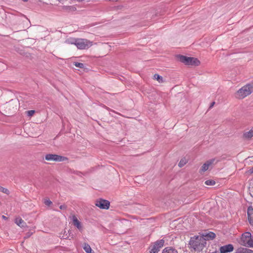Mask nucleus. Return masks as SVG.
I'll return each mask as SVG.
<instances>
[{
    "instance_id": "obj_29",
    "label": "nucleus",
    "mask_w": 253,
    "mask_h": 253,
    "mask_svg": "<svg viewBox=\"0 0 253 253\" xmlns=\"http://www.w3.org/2000/svg\"><path fill=\"white\" fill-rule=\"evenodd\" d=\"M214 104H215V102H212L210 105V108H211L214 106Z\"/></svg>"
},
{
    "instance_id": "obj_4",
    "label": "nucleus",
    "mask_w": 253,
    "mask_h": 253,
    "mask_svg": "<svg viewBox=\"0 0 253 253\" xmlns=\"http://www.w3.org/2000/svg\"><path fill=\"white\" fill-rule=\"evenodd\" d=\"M92 45V42L84 39H78L76 46L79 49H86Z\"/></svg>"
},
{
    "instance_id": "obj_5",
    "label": "nucleus",
    "mask_w": 253,
    "mask_h": 253,
    "mask_svg": "<svg viewBox=\"0 0 253 253\" xmlns=\"http://www.w3.org/2000/svg\"><path fill=\"white\" fill-rule=\"evenodd\" d=\"M95 206L101 209L107 210L110 207V202L103 199L97 200L95 202Z\"/></svg>"
},
{
    "instance_id": "obj_17",
    "label": "nucleus",
    "mask_w": 253,
    "mask_h": 253,
    "mask_svg": "<svg viewBox=\"0 0 253 253\" xmlns=\"http://www.w3.org/2000/svg\"><path fill=\"white\" fill-rule=\"evenodd\" d=\"M244 136L246 139H251L252 137H253V129H251L249 131L245 132L244 134Z\"/></svg>"
},
{
    "instance_id": "obj_28",
    "label": "nucleus",
    "mask_w": 253,
    "mask_h": 253,
    "mask_svg": "<svg viewBox=\"0 0 253 253\" xmlns=\"http://www.w3.org/2000/svg\"><path fill=\"white\" fill-rule=\"evenodd\" d=\"M59 208L61 209V210H64L66 208V206L64 205H61L60 207H59Z\"/></svg>"
},
{
    "instance_id": "obj_26",
    "label": "nucleus",
    "mask_w": 253,
    "mask_h": 253,
    "mask_svg": "<svg viewBox=\"0 0 253 253\" xmlns=\"http://www.w3.org/2000/svg\"><path fill=\"white\" fill-rule=\"evenodd\" d=\"M249 246L253 247V236H252L251 240L249 241Z\"/></svg>"
},
{
    "instance_id": "obj_18",
    "label": "nucleus",
    "mask_w": 253,
    "mask_h": 253,
    "mask_svg": "<svg viewBox=\"0 0 253 253\" xmlns=\"http://www.w3.org/2000/svg\"><path fill=\"white\" fill-rule=\"evenodd\" d=\"M84 249L86 253H91L92 249L88 244H84Z\"/></svg>"
},
{
    "instance_id": "obj_7",
    "label": "nucleus",
    "mask_w": 253,
    "mask_h": 253,
    "mask_svg": "<svg viewBox=\"0 0 253 253\" xmlns=\"http://www.w3.org/2000/svg\"><path fill=\"white\" fill-rule=\"evenodd\" d=\"M67 158L56 154H48V161H54L56 162H63L67 160Z\"/></svg>"
},
{
    "instance_id": "obj_21",
    "label": "nucleus",
    "mask_w": 253,
    "mask_h": 253,
    "mask_svg": "<svg viewBox=\"0 0 253 253\" xmlns=\"http://www.w3.org/2000/svg\"><path fill=\"white\" fill-rule=\"evenodd\" d=\"M154 78L157 80L159 83L163 82V77L158 74H155L154 75Z\"/></svg>"
},
{
    "instance_id": "obj_16",
    "label": "nucleus",
    "mask_w": 253,
    "mask_h": 253,
    "mask_svg": "<svg viewBox=\"0 0 253 253\" xmlns=\"http://www.w3.org/2000/svg\"><path fill=\"white\" fill-rule=\"evenodd\" d=\"M237 253H253V251L245 248L238 249Z\"/></svg>"
},
{
    "instance_id": "obj_9",
    "label": "nucleus",
    "mask_w": 253,
    "mask_h": 253,
    "mask_svg": "<svg viewBox=\"0 0 253 253\" xmlns=\"http://www.w3.org/2000/svg\"><path fill=\"white\" fill-rule=\"evenodd\" d=\"M233 250V246L232 244H228L221 246L219 249V251L220 253H227L232 252Z\"/></svg>"
},
{
    "instance_id": "obj_23",
    "label": "nucleus",
    "mask_w": 253,
    "mask_h": 253,
    "mask_svg": "<svg viewBox=\"0 0 253 253\" xmlns=\"http://www.w3.org/2000/svg\"><path fill=\"white\" fill-rule=\"evenodd\" d=\"M74 65L78 67V68H84V64L82 63H79V62H74Z\"/></svg>"
},
{
    "instance_id": "obj_10",
    "label": "nucleus",
    "mask_w": 253,
    "mask_h": 253,
    "mask_svg": "<svg viewBox=\"0 0 253 253\" xmlns=\"http://www.w3.org/2000/svg\"><path fill=\"white\" fill-rule=\"evenodd\" d=\"M73 224L77 227L80 231L83 230V226L81 222L78 220L75 215H73L72 217Z\"/></svg>"
},
{
    "instance_id": "obj_34",
    "label": "nucleus",
    "mask_w": 253,
    "mask_h": 253,
    "mask_svg": "<svg viewBox=\"0 0 253 253\" xmlns=\"http://www.w3.org/2000/svg\"><path fill=\"white\" fill-rule=\"evenodd\" d=\"M2 218L3 219H7V217L6 216H5L4 215H2Z\"/></svg>"
},
{
    "instance_id": "obj_27",
    "label": "nucleus",
    "mask_w": 253,
    "mask_h": 253,
    "mask_svg": "<svg viewBox=\"0 0 253 253\" xmlns=\"http://www.w3.org/2000/svg\"><path fill=\"white\" fill-rule=\"evenodd\" d=\"M248 220L250 223L252 225H253V217H248Z\"/></svg>"
},
{
    "instance_id": "obj_25",
    "label": "nucleus",
    "mask_w": 253,
    "mask_h": 253,
    "mask_svg": "<svg viewBox=\"0 0 253 253\" xmlns=\"http://www.w3.org/2000/svg\"><path fill=\"white\" fill-rule=\"evenodd\" d=\"M27 113L28 116H32L33 115V114L35 113V111L34 110L28 111L27 112Z\"/></svg>"
},
{
    "instance_id": "obj_33",
    "label": "nucleus",
    "mask_w": 253,
    "mask_h": 253,
    "mask_svg": "<svg viewBox=\"0 0 253 253\" xmlns=\"http://www.w3.org/2000/svg\"><path fill=\"white\" fill-rule=\"evenodd\" d=\"M44 159H45V160H47V159H48L47 154L45 156Z\"/></svg>"
},
{
    "instance_id": "obj_30",
    "label": "nucleus",
    "mask_w": 253,
    "mask_h": 253,
    "mask_svg": "<svg viewBox=\"0 0 253 253\" xmlns=\"http://www.w3.org/2000/svg\"><path fill=\"white\" fill-rule=\"evenodd\" d=\"M44 203L45 205H47V199H44Z\"/></svg>"
},
{
    "instance_id": "obj_1",
    "label": "nucleus",
    "mask_w": 253,
    "mask_h": 253,
    "mask_svg": "<svg viewBox=\"0 0 253 253\" xmlns=\"http://www.w3.org/2000/svg\"><path fill=\"white\" fill-rule=\"evenodd\" d=\"M207 244L204 237L201 236H195L191 238L189 245L190 248L194 251L200 252L206 248Z\"/></svg>"
},
{
    "instance_id": "obj_22",
    "label": "nucleus",
    "mask_w": 253,
    "mask_h": 253,
    "mask_svg": "<svg viewBox=\"0 0 253 253\" xmlns=\"http://www.w3.org/2000/svg\"><path fill=\"white\" fill-rule=\"evenodd\" d=\"M205 183L207 185L212 186L215 184V182L213 180H207L205 181Z\"/></svg>"
},
{
    "instance_id": "obj_13",
    "label": "nucleus",
    "mask_w": 253,
    "mask_h": 253,
    "mask_svg": "<svg viewBox=\"0 0 253 253\" xmlns=\"http://www.w3.org/2000/svg\"><path fill=\"white\" fill-rule=\"evenodd\" d=\"M162 253H178V252L176 250L172 247H167L163 250Z\"/></svg>"
},
{
    "instance_id": "obj_20",
    "label": "nucleus",
    "mask_w": 253,
    "mask_h": 253,
    "mask_svg": "<svg viewBox=\"0 0 253 253\" xmlns=\"http://www.w3.org/2000/svg\"><path fill=\"white\" fill-rule=\"evenodd\" d=\"M187 163V160L186 158L182 159L178 163V166L180 168L183 167Z\"/></svg>"
},
{
    "instance_id": "obj_14",
    "label": "nucleus",
    "mask_w": 253,
    "mask_h": 253,
    "mask_svg": "<svg viewBox=\"0 0 253 253\" xmlns=\"http://www.w3.org/2000/svg\"><path fill=\"white\" fill-rule=\"evenodd\" d=\"M15 223L20 227H23L25 226L26 223L21 218L18 217L15 219Z\"/></svg>"
},
{
    "instance_id": "obj_32",
    "label": "nucleus",
    "mask_w": 253,
    "mask_h": 253,
    "mask_svg": "<svg viewBox=\"0 0 253 253\" xmlns=\"http://www.w3.org/2000/svg\"><path fill=\"white\" fill-rule=\"evenodd\" d=\"M251 173H253V167L250 169Z\"/></svg>"
},
{
    "instance_id": "obj_15",
    "label": "nucleus",
    "mask_w": 253,
    "mask_h": 253,
    "mask_svg": "<svg viewBox=\"0 0 253 253\" xmlns=\"http://www.w3.org/2000/svg\"><path fill=\"white\" fill-rule=\"evenodd\" d=\"M77 40L78 39L77 38H69L65 40V42L67 44H75L76 45Z\"/></svg>"
},
{
    "instance_id": "obj_35",
    "label": "nucleus",
    "mask_w": 253,
    "mask_h": 253,
    "mask_svg": "<svg viewBox=\"0 0 253 253\" xmlns=\"http://www.w3.org/2000/svg\"><path fill=\"white\" fill-rule=\"evenodd\" d=\"M24 1H27L28 0H22Z\"/></svg>"
},
{
    "instance_id": "obj_19",
    "label": "nucleus",
    "mask_w": 253,
    "mask_h": 253,
    "mask_svg": "<svg viewBox=\"0 0 253 253\" xmlns=\"http://www.w3.org/2000/svg\"><path fill=\"white\" fill-rule=\"evenodd\" d=\"M247 213L248 217H253V208L252 206H250L248 208Z\"/></svg>"
},
{
    "instance_id": "obj_8",
    "label": "nucleus",
    "mask_w": 253,
    "mask_h": 253,
    "mask_svg": "<svg viewBox=\"0 0 253 253\" xmlns=\"http://www.w3.org/2000/svg\"><path fill=\"white\" fill-rule=\"evenodd\" d=\"M215 161V159H212L210 160L207 161L205 163L203 164V165L202 166L200 171L201 172H204L206 171H207L210 166H211L214 161Z\"/></svg>"
},
{
    "instance_id": "obj_31",
    "label": "nucleus",
    "mask_w": 253,
    "mask_h": 253,
    "mask_svg": "<svg viewBox=\"0 0 253 253\" xmlns=\"http://www.w3.org/2000/svg\"><path fill=\"white\" fill-rule=\"evenodd\" d=\"M48 207H49L52 204V202L50 200H48Z\"/></svg>"
},
{
    "instance_id": "obj_2",
    "label": "nucleus",
    "mask_w": 253,
    "mask_h": 253,
    "mask_svg": "<svg viewBox=\"0 0 253 253\" xmlns=\"http://www.w3.org/2000/svg\"><path fill=\"white\" fill-rule=\"evenodd\" d=\"M253 91V85L247 84L240 89H239L235 93L236 98L242 99L247 96L250 95Z\"/></svg>"
},
{
    "instance_id": "obj_3",
    "label": "nucleus",
    "mask_w": 253,
    "mask_h": 253,
    "mask_svg": "<svg viewBox=\"0 0 253 253\" xmlns=\"http://www.w3.org/2000/svg\"><path fill=\"white\" fill-rule=\"evenodd\" d=\"M177 58L179 61L186 65L198 66L200 64L199 60L194 57H187L184 55H179Z\"/></svg>"
},
{
    "instance_id": "obj_12",
    "label": "nucleus",
    "mask_w": 253,
    "mask_h": 253,
    "mask_svg": "<svg viewBox=\"0 0 253 253\" xmlns=\"http://www.w3.org/2000/svg\"><path fill=\"white\" fill-rule=\"evenodd\" d=\"M204 237L205 241L207 240H212L215 237V234L212 232H210L208 233L203 234L202 236Z\"/></svg>"
},
{
    "instance_id": "obj_24",
    "label": "nucleus",
    "mask_w": 253,
    "mask_h": 253,
    "mask_svg": "<svg viewBox=\"0 0 253 253\" xmlns=\"http://www.w3.org/2000/svg\"><path fill=\"white\" fill-rule=\"evenodd\" d=\"M0 191L2 192L3 193L6 194L8 195L9 194V191L7 189L3 188L0 186Z\"/></svg>"
},
{
    "instance_id": "obj_11",
    "label": "nucleus",
    "mask_w": 253,
    "mask_h": 253,
    "mask_svg": "<svg viewBox=\"0 0 253 253\" xmlns=\"http://www.w3.org/2000/svg\"><path fill=\"white\" fill-rule=\"evenodd\" d=\"M252 235L250 232H246L242 234V239L249 245V241L252 239Z\"/></svg>"
},
{
    "instance_id": "obj_6",
    "label": "nucleus",
    "mask_w": 253,
    "mask_h": 253,
    "mask_svg": "<svg viewBox=\"0 0 253 253\" xmlns=\"http://www.w3.org/2000/svg\"><path fill=\"white\" fill-rule=\"evenodd\" d=\"M164 244V241L163 240L157 241L154 243L150 253H158L160 251V249L163 247Z\"/></svg>"
}]
</instances>
